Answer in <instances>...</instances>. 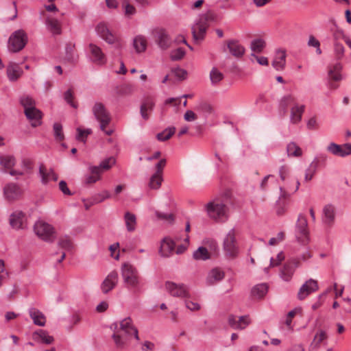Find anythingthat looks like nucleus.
<instances>
[{
  "label": "nucleus",
  "mask_w": 351,
  "mask_h": 351,
  "mask_svg": "<svg viewBox=\"0 0 351 351\" xmlns=\"http://www.w3.org/2000/svg\"><path fill=\"white\" fill-rule=\"evenodd\" d=\"M134 335L136 340L139 339L138 330L132 324L130 317H126L120 322V329L112 335V338L118 348H123L128 337Z\"/></svg>",
  "instance_id": "nucleus-1"
},
{
  "label": "nucleus",
  "mask_w": 351,
  "mask_h": 351,
  "mask_svg": "<svg viewBox=\"0 0 351 351\" xmlns=\"http://www.w3.org/2000/svg\"><path fill=\"white\" fill-rule=\"evenodd\" d=\"M206 210L209 217L217 222H224L228 218V208L226 204L219 199L208 202L206 205Z\"/></svg>",
  "instance_id": "nucleus-2"
},
{
  "label": "nucleus",
  "mask_w": 351,
  "mask_h": 351,
  "mask_svg": "<svg viewBox=\"0 0 351 351\" xmlns=\"http://www.w3.org/2000/svg\"><path fill=\"white\" fill-rule=\"evenodd\" d=\"M121 276L123 282L130 289H136L140 284L137 269L129 263H125L121 267Z\"/></svg>",
  "instance_id": "nucleus-3"
},
{
  "label": "nucleus",
  "mask_w": 351,
  "mask_h": 351,
  "mask_svg": "<svg viewBox=\"0 0 351 351\" xmlns=\"http://www.w3.org/2000/svg\"><path fill=\"white\" fill-rule=\"evenodd\" d=\"M93 112L95 119L99 122L100 129L106 135H111L113 132L112 130H106V127L110 123L111 118L104 105L100 102L95 103L93 107Z\"/></svg>",
  "instance_id": "nucleus-4"
},
{
  "label": "nucleus",
  "mask_w": 351,
  "mask_h": 351,
  "mask_svg": "<svg viewBox=\"0 0 351 351\" xmlns=\"http://www.w3.org/2000/svg\"><path fill=\"white\" fill-rule=\"evenodd\" d=\"M97 35L109 45H114L116 48L119 49L122 46L121 38L113 34L105 23H99L95 27Z\"/></svg>",
  "instance_id": "nucleus-5"
},
{
  "label": "nucleus",
  "mask_w": 351,
  "mask_h": 351,
  "mask_svg": "<svg viewBox=\"0 0 351 351\" xmlns=\"http://www.w3.org/2000/svg\"><path fill=\"white\" fill-rule=\"evenodd\" d=\"M27 42V36L23 29L13 32L8 40V48L10 51L16 53L22 50Z\"/></svg>",
  "instance_id": "nucleus-6"
},
{
  "label": "nucleus",
  "mask_w": 351,
  "mask_h": 351,
  "mask_svg": "<svg viewBox=\"0 0 351 351\" xmlns=\"http://www.w3.org/2000/svg\"><path fill=\"white\" fill-rule=\"evenodd\" d=\"M295 237L302 245H306L309 242V232L306 218L300 214L295 225Z\"/></svg>",
  "instance_id": "nucleus-7"
},
{
  "label": "nucleus",
  "mask_w": 351,
  "mask_h": 351,
  "mask_svg": "<svg viewBox=\"0 0 351 351\" xmlns=\"http://www.w3.org/2000/svg\"><path fill=\"white\" fill-rule=\"evenodd\" d=\"M86 56L88 59L96 65L103 66L107 62V57L101 48L94 43H90L87 46Z\"/></svg>",
  "instance_id": "nucleus-8"
},
{
  "label": "nucleus",
  "mask_w": 351,
  "mask_h": 351,
  "mask_svg": "<svg viewBox=\"0 0 351 351\" xmlns=\"http://www.w3.org/2000/svg\"><path fill=\"white\" fill-rule=\"evenodd\" d=\"M208 27V16L206 14L199 15L191 28L193 39L196 42L201 41L204 38Z\"/></svg>",
  "instance_id": "nucleus-9"
},
{
  "label": "nucleus",
  "mask_w": 351,
  "mask_h": 351,
  "mask_svg": "<svg viewBox=\"0 0 351 351\" xmlns=\"http://www.w3.org/2000/svg\"><path fill=\"white\" fill-rule=\"evenodd\" d=\"M36 234L45 241L51 242L55 238L54 228L43 221H38L34 226Z\"/></svg>",
  "instance_id": "nucleus-10"
},
{
  "label": "nucleus",
  "mask_w": 351,
  "mask_h": 351,
  "mask_svg": "<svg viewBox=\"0 0 351 351\" xmlns=\"http://www.w3.org/2000/svg\"><path fill=\"white\" fill-rule=\"evenodd\" d=\"M223 249L226 256L234 258L239 254V247L235 238V230L231 229L226 236Z\"/></svg>",
  "instance_id": "nucleus-11"
},
{
  "label": "nucleus",
  "mask_w": 351,
  "mask_h": 351,
  "mask_svg": "<svg viewBox=\"0 0 351 351\" xmlns=\"http://www.w3.org/2000/svg\"><path fill=\"white\" fill-rule=\"evenodd\" d=\"M167 291L173 297L186 298L190 297L188 287L183 283L167 281L165 283Z\"/></svg>",
  "instance_id": "nucleus-12"
},
{
  "label": "nucleus",
  "mask_w": 351,
  "mask_h": 351,
  "mask_svg": "<svg viewBox=\"0 0 351 351\" xmlns=\"http://www.w3.org/2000/svg\"><path fill=\"white\" fill-rule=\"evenodd\" d=\"M219 252V247L216 241H211L210 244V251L203 246L199 247L193 253V257L197 261H206L210 258V254H217Z\"/></svg>",
  "instance_id": "nucleus-13"
},
{
  "label": "nucleus",
  "mask_w": 351,
  "mask_h": 351,
  "mask_svg": "<svg viewBox=\"0 0 351 351\" xmlns=\"http://www.w3.org/2000/svg\"><path fill=\"white\" fill-rule=\"evenodd\" d=\"M326 150L334 156L344 158L351 155V144L338 145L332 142L328 144Z\"/></svg>",
  "instance_id": "nucleus-14"
},
{
  "label": "nucleus",
  "mask_w": 351,
  "mask_h": 351,
  "mask_svg": "<svg viewBox=\"0 0 351 351\" xmlns=\"http://www.w3.org/2000/svg\"><path fill=\"white\" fill-rule=\"evenodd\" d=\"M318 289L319 286L317 281L313 278H310L300 287L297 298L299 300H304L310 294L317 291Z\"/></svg>",
  "instance_id": "nucleus-15"
},
{
  "label": "nucleus",
  "mask_w": 351,
  "mask_h": 351,
  "mask_svg": "<svg viewBox=\"0 0 351 351\" xmlns=\"http://www.w3.org/2000/svg\"><path fill=\"white\" fill-rule=\"evenodd\" d=\"M294 182L295 183V186L294 188L291 187L288 182L285 183V186H280V195L278 200L277 201L278 205L280 206L282 204V206H285V204L282 202V199H288L291 194L295 193L299 189L300 185L299 180L295 179Z\"/></svg>",
  "instance_id": "nucleus-16"
},
{
  "label": "nucleus",
  "mask_w": 351,
  "mask_h": 351,
  "mask_svg": "<svg viewBox=\"0 0 351 351\" xmlns=\"http://www.w3.org/2000/svg\"><path fill=\"white\" fill-rule=\"evenodd\" d=\"M154 35L156 38V41L160 49H167L170 47L171 45V39L165 29H156L154 32Z\"/></svg>",
  "instance_id": "nucleus-17"
},
{
  "label": "nucleus",
  "mask_w": 351,
  "mask_h": 351,
  "mask_svg": "<svg viewBox=\"0 0 351 351\" xmlns=\"http://www.w3.org/2000/svg\"><path fill=\"white\" fill-rule=\"evenodd\" d=\"M250 322L251 320L248 315H243L237 317L232 315L228 317L229 325L235 330L245 329Z\"/></svg>",
  "instance_id": "nucleus-18"
},
{
  "label": "nucleus",
  "mask_w": 351,
  "mask_h": 351,
  "mask_svg": "<svg viewBox=\"0 0 351 351\" xmlns=\"http://www.w3.org/2000/svg\"><path fill=\"white\" fill-rule=\"evenodd\" d=\"M335 206L331 204L325 205L322 209V222L327 226L331 227L335 223Z\"/></svg>",
  "instance_id": "nucleus-19"
},
{
  "label": "nucleus",
  "mask_w": 351,
  "mask_h": 351,
  "mask_svg": "<svg viewBox=\"0 0 351 351\" xmlns=\"http://www.w3.org/2000/svg\"><path fill=\"white\" fill-rule=\"evenodd\" d=\"M10 225L15 229H23L26 228V218L24 213L16 210L14 212L10 218Z\"/></svg>",
  "instance_id": "nucleus-20"
},
{
  "label": "nucleus",
  "mask_w": 351,
  "mask_h": 351,
  "mask_svg": "<svg viewBox=\"0 0 351 351\" xmlns=\"http://www.w3.org/2000/svg\"><path fill=\"white\" fill-rule=\"evenodd\" d=\"M225 273L223 270L219 267H215L210 270L206 278L207 285H213L224 278Z\"/></svg>",
  "instance_id": "nucleus-21"
},
{
  "label": "nucleus",
  "mask_w": 351,
  "mask_h": 351,
  "mask_svg": "<svg viewBox=\"0 0 351 351\" xmlns=\"http://www.w3.org/2000/svg\"><path fill=\"white\" fill-rule=\"evenodd\" d=\"M118 282V273L111 271L103 281L101 289L104 293H107L114 288Z\"/></svg>",
  "instance_id": "nucleus-22"
},
{
  "label": "nucleus",
  "mask_w": 351,
  "mask_h": 351,
  "mask_svg": "<svg viewBox=\"0 0 351 351\" xmlns=\"http://www.w3.org/2000/svg\"><path fill=\"white\" fill-rule=\"evenodd\" d=\"M32 338L35 341L46 345H50L54 341L53 337L50 335L48 331L43 329L34 331L32 334Z\"/></svg>",
  "instance_id": "nucleus-23"
},
{
  "label": "nucleus",
  "mask_w": 351,
  "mask_h": 351,
  "mask_svg": "<svg viewBox=\"0 0 351 351\" xmlns=\"http://www.w3.org/2000/svg\"><path fill=\"white\" fill-rule=\"evenodd\" d=\"M227 47L230 53L236 58H241L245 51L244 47L237 40H229L227 41Z\"/></svg>",
  "instance_id": "nucleus-24"
},
{
  "label": "nucleus",
  "mask_w": 351,
  "mask_h": 351,
  "mask_svg": "<svg viewBox=\"0 0 351 351\" xmlns=\"http://www.w3.org/2000/svg\"><path fill=\"white\" fill-rule=\"evenodd\" d=\"M176 247V241L170 238H164L160 244L159 253L162 257H169L173 252Z\"/></svg>",
  "instance_id": "nucleus-25"
},
{
  "label": "nucleus",
  "mask_w": 351,
  "mask_h": 351,
  "mask_svg": "<svg viewBox=\"0 0 351 351\" xmlns=\"http://www.w3.org/2000/svg\"><path fill=\"white\" fill-rule=\"evenodd\" d=\"M4 196L8 201H12L17 199L21 194L20 187L14 183L6 184L3 189Z\"/></svg>",
  "instance_id": "nucleus-26"
},
{
  "label": "nucleus",
  "mask_w": 351,
  "mask_h": 351,
  "mask_svg": "<svg viewBox=\"0 0 351 351\" xmlns=\"http://www.w3.org/2000/svg\"><path fill=\"white\" fill-rule=\"evenodd\" d=\"M24 112L33 127H37L41 124L42 112L36 107L25 109Z\"/></svg>",
  "instance_id": "nucleus-27"
},
{
  "label": "nucleus",
  "mask_w": 351,
  "mask_h": 351,
  "mask_svg": "<svg viewBox=\"0 0 351 351\" xmlns=\"http://www.w3.org/2000/svg\"><path fill=\"white\" fill-rule=\"evenodd\" d=\"M39 175L41 178L43 184H46L50 181H56L58 180V175L53 171L52 169H47L44 165H40L39 167Z\"/></svg>",
  "instance_id": "nucleus-28"
},
{
  "label": "nucleus",
  "mask_w": 351,
  "mask_h": 351,
  "mask_svg": "<svg viewBox=\"0 0 351 351\" xmlns=\"http://www.w3.org/2000/svg\"><path fill=\"white\" fill-rule=\"evenodd\" d=\"M28 312L29 317L35 325L38 326H44L46 324V317L40 310L32 307L29 308Z\"/></svg>",
  "instance_id": "nucleus-29"
},
{
  "label": "nucleus",
  "mask_w": 351,
  "mask_h": 351,
  "mask_svg": "<svg viewBox=\"0 0 351 351\" xmlns=\"http://www.w3.org/2000/svg\"><path fill=\"white\" fill-rule=\"evenodd\" d=\"M286 57L285 50H277L275 57L272 61V66L277 71L283 70L286 65Z\"/></svg>",
  "instance_id": "nucleus-30"
},
{
  "label": "nucleus",
  "mask_w": 351,
  "mask_h": 351,
  "mask_svg": "<svg viewBox=\"0 0 351 351\" xmlns=\"http://www.w3.org/2000/svg\"><path fill=\"white\" fill-rule=\"evenodd\" d=\"M23 70L19 64L14 62H10L7 67V75L10 81L17 80L22 75Z\"/></svg>",
  "instance_id": "nucleus-31"
},
{
  "label": "nucleus",
  "mask_w": 351,
  "mask_h": 351,
  "mask_svg": "<svg viewBox=\"0 0 351 351\" xmlns=\"http://www.w3.org/2000/svg\"><path fill=\"white\" fill-rule=\"evenodd\" d=\"M155 106V102L151 97L144 100L141 105L140 112L143 119L147 120L149 117V112H152Z\"/></svg>",
  "instance_id": "nucleus-32"
},
{
  "label": "nucleus",
  "mask_w": 351,
  "mask_h": 351,
  "mask_svg": "<svg viewBox=\"0 0 351 351\" xmlns=\"http://www.w3.org/2000/svg\"><path fill=\"white\" fill-rule=\"evenodd\" d=\"M88 169L90 174L85 176L84 182L86 184L95 183L101 179V173L99 167L90 165Z\"/></svg>",
  "instance_id": "nucleus-33"
},
{
  "label": "nucleus",
  "mask_w": 351,
  "mask_h": 351,
  "mask_svg": "<svg viewBox=\"0 0 351 351\" xmlns=\"http://www.w3.org/2000/svg\"><path fill=\"white\" fill-rule=\"evenodd\" d=\"M343 66L340 62H336L328 68V77L330 80L338 82L342 80L341 71Z\"/></svg>",
  "instance_id": "nucleus-34"
},
{
  "label": "nucleus",
  "mask_w": 351,
  "mask_h": 351,
  "mask_svg": "<svg viewBox=\"0 0 351 351\" xmlns=\"http://www.w3.org/2000/svg\"><path fill=\"white\" fill-rule=\"evenodd\" d=\"M304 111V105L294 104V106L291 109V122L294 124L299 123L302 119V115Z\"/></svg>",
  "instance_id": "nucleus-35"
},
{
  "label": "nucleus",
  "mask_w": 351,
  "mask_h": 351,
  "mask_svg": "<svg viewBox=\"0 0 351 351\" xmlns=\"http://www.w3.org/2000/svg\"><path fill=\"white\" fill-rule=\"evenodd\" d=\"M147 39L142 35H138L133 39L132 45L136 52L138 53L144 52L147 49Z\"/></svg>",
  "instance_id": "nucleus-36"
},
{
  "label": "nucleus",
  "mask_w": 351,
  "mask_h": 351,
  "mask_svg": "<svg viewBox=\"0 0 351 351\" xmlns=\"http://www.w3.org/2000/svg\"><path fill=\"white\" fill-rule=\"evenodd\" d=\"M295 271V269L293 268V266L287 262L280 270V276L284 281L289 282Z\"/></svg>",
  "instance_id": "nucleus-37"
},
{
  "label": "nucleus",
  "mask_w": 351,
  "mask_h": 351,
  "mask_svg": "<svg viewBox=\"0 0 351 351\" xmlns=\"http://www.w3.org/2000/svg\"><path fill=\"white\" fill-rule=\"evenodd\" d=\"M327 338L326 332L322 330H319L315 335L312 342L309 346V351L317 350L320 343Z\"/></svg>",
  "instance_id": "nucleus-38"
},
{
  "label": "nucleus",
  "mask_w": 351,
  "mask_h": 351,
  "mask_svg": "<svg viewBox=\"0 0 351 351\" xmlns=\"http://www.w3.org/2000/svg\"><path fill=\"white\" fill-rule=\"evenodd\" d=\"M124 221L128 232H134L136 228V215L129 211L124 214Z\"/></svg>",
  "instance_id": "nucleus-39"
},
{
  "label": "nucleus",
  "mask_w": 351,
  "mask_h": 351,
  "mask_svg": "<svg viewBox=\"0 0 351 351\" xmlns=\"http://www.w3.org/2000/svg\"><path fill=\"white\" fill-rule=\"evenodd\" d=\"M46 25L53 34H60L61 33L60 23L58 20L54 18L47 17L46 19Z\"/></svg>",
  "instance_id": "nucleus-40"
},
{
  "label": "nucleus",
  "mask_w": 351,
  "mask_h": 351,
  "mask_svg": "<svg viewBox=\"0 0 351 351\" xmlns=\"http://www.w3.org/2000/svg\"><path fill=\"white\" fill-rule=\"evenodd\" d=\"M268 291V285L266 283H261L255 285L252 289V295L258 298H263Z\"/></svg>",
  "instance_id": "nucleus-41"
},
{
  "label": "nucleus",
  "mask_w": 351,
  "mask_h": 351,
  "mask_svg": "<svg viewBox=\"0 0 351 351\" xmlns=\"http://www.w3.org/2000/svg\"><path fill=\"white\" fill-rule=\"evenodd\" d=\"M116 164V159L113 156L108 157L103 160L99 165L97 166L101 173L103 171H107L111 169Z\"/></svg>",
  "instance_id": "nucleus-42"
},
{
  "label": "nucleus",
  "mask_w": 351,
  "mask_h": 351,
  "mask_svg": "<svg viewBox=\"0 0 351 351\" xmlns=\"http://www.w3.org/2000/svg\"><path fill=\"white\" fill-rule=\"evenodd\" d=\"M319 161L317 158H315L310 164L308 168L306 170L304 179L306 181H310L312 180L314 174L316 172L318 167Z\"/></svg>",
  "instance_id": "nucleus-43"
},
{
  "label": "nucleus",
  "mask_w": 351,
  "mask_h": 351,
  "mask_svg": "<svg viewBox=\"0 0 351 351\" xmlns=\"http://www.w3.org/2000/svg\"><path fill=\"white\" fill-rule=\"evenodd\" d=\"M287 152L289 156L294 157H299L302 154L301 148L294 142H291L287 145Z\"/></svg>",
  "instance_id": "nucleus-44"
},
{
  "label": "nucleus",
  "mask_w": 351,
  "mask_h": 351,
  "mask_svg": "<svg viewBox=\"0 0 351 351\" xmlns=\"http://www.w3.org/2000/svg\"><path fill=\"white\" fill-rule=\"evenodd\" d=\"M65 56L69 62H74L77 59V56L75 53V44L73 43H68L65 47Z\"/></svg>",
  "instance_id": "nucleus-45"
},
{
  "label": "nucleus",
  "mask_w": 351,
  "mask_h": 351,
  "mask_svg": "<svg viewBox=\"0 0 351 351\" xmlns=\"http://www.w3.org/2000/svg\"><path fill=\"white\" fill-rule=\"evenodd\" d=\"M175 132V127H169L165 129L162 132L157 134L156 138L160 141H165L169 139L174 134Z\"/></svg>",
  "instance_id": "nucleus-46"
},
{
  "label": "nucleus",
  "mask_w": 351,
  "mask_h": 351,
  "mask_svg": "<svg viewBox=\"0 0 351 351\" xmlns=\"http://www.w3.org/2000/svg\"><path fill=\"white\" fill-rule=\"evenodd\" d=\"M20 104L24 108V110L36 107L35 101L28 95H23L20 97Z\"/></svg>",
  "instance_id": "nucleus-47"
},
{
  "label": "nucleus",
  "mask_w": 351,
  "mask_h": 351,
  "mask_svg": "<svg viewBox=\"0 0 351 351\" xmlns=\"http://www.w3.org/2000/svg\"><path fill=\"white\" fill-rule=\"evenodd\" d=\"M265 47V42L262 38H256L252 41L251 50L255 53H261Z\"/></svg>",
  "instance_id": "nucleus-48"
},
{
  "label": "nucleus",
  "mask_w": 351,
  "mask_h": 351,
  "mask_svg": "<svg viewBox=\"0 0 351 351\" xmlns=\"http://www.w3.org/2000/svg\"><path fill=\"white\" fill-rule=\"evenodd\" d=\"M58 245L66 251H71L73 248V244L70 238L67 236L60 238Z\"/></svg>",
  "instance_id": "nucleus-49"
},
{
  "label": "nucleus",
  "mask_w": 351,
  "mask_h": 351,
  "mask_svg": "<svg viewBox=\"0 0 351 351\" xmlns=\"http://www.w3.org/2000/svg\"><path fill=\"white\" fill-rule=\"evenodd\" d=\"M15 158L13 156H0V164L5 168H12L15 165Z\"/></svg>",
  "instance_id": "nucleus-50"
},
{
  "label": "nucleus",
  "mask_w": 351,
  "mask_h": 351,
  "mask_svg": "<svg viewBox=\"0 0 351 351\" xmlns=\"http://www.w3.org/2000/svg\"><path fill=\"white\" fill-rule=\"evenodd\" d=\"M210 78L213 84H217L223 78V75L217 69L213 68L210 73Z\"/></svg>",
  "instance_id": "nucleus-51"
},
{
  "label": "nucleus",
  "mask_w": 351,
  "mask_h": 351,
  "mask_svg": "<svg viewBox=\"0 0 351 351\" xmlns=\"http://www.w3.org/2000/svg\"><path fill=\"white\" fill-rule=\"evenodd\" d=\"M53 134L57 141H61L64 138L62 132V126L59 123H55L53 126Z\"/></svg>",
  "instance_id": "nucleus-52"
},
{
  "label": "nucleus",
  "mask_w": 351,
  "mask_h": 351,
  "mask_svg": "<svg viewBox=\"0 0 351 351\" xmlns=\"http://www.w3.org/2000/svg\"><path fill=\"white\" fill-rule=\"evenodd\" d=\"M307 45L308 47H315L316 49V53L318 55L322 53V51L320 49V43L314 36L311 35L308 37Z\"/></svg>",
  "instance_id": "nucleus-53"
},
{
  "label": "nucleus",
  "mask_w": 351,
  "mask_h": 351,
  "mask_svg": "<svg viewBox=\"0 0 351 351\" xmlns=\"http://www.w3.org/2000/svg\"><path fill=\"white\" fill-rule=\"evenodd\" d=\"M345 52V47L343 45L338 42H335L334 43V53L335 57L337 60H341Z\"/></svg>",
  "instance_id": "nucleus-54"
},
{
  "label": "nucleus",
  "mask_w": 351,
  "mask_h": 351,
  "mask_svg": "<svg viewBox=\"0 0 351 351\" xmlns=\"http://www.w3.org/2000/svg\"><path fill=\"white\" fill-rule=\"evenodd\" d=\"M185 55V51L182 48H178L172 50L170 53V57L172 60H181Z\"/></svg>",
  "instance_id": "nucleus-55"
},
{
  "label": "nucleus",
  "mask_w": 351,
  "mask_h": 351,
  "mask_svg": "<svg viewBox=\"0 0 351 351\" xmlns=\"http://www.w3.org/2000/svg\"><path fill=\"white\" fill-rule=\"evenodd\" d=\"M122 6L126 16H130L136 13V8L134 6L130 4L127 1H124L123 2Z\"/></svg>",
  "instance_id": "nucleus-56"
},
{
  "label": "nucleus",
  "mask_w": 351,
  "mask_h": 351,
  "mask_svg": "<svg viewBox=\"0 0 351 351\" xmlns=\"http://www.w3.org/2000/svg\"><path fill=\"white\" fill-rule=\"evenodd\" d=\"M64 99L72 108H77V105L73 101V95L71 89H69L64 93Z\"/></svg>",
  "instance_id": "nucleus-57"
},
{
  "label": "nucleus",
  "mask_w": 351,
  "mask_h": 351,
  "mask_svg": "<svg viewBox=\"0 0 351 351\" xmlns=\"http://www.w3.org/2000/svg\"><path fill=\"white\" fill-rule=\"evenodd\" d=\"M156 216L159 220L167 221L171 223L173 221V215L171 213H161L159 211H155Z\"/></svg>",
  "instance_id": "nucleus-58"
},
{
  "label": "nucleus",
  "mask_w": 351,
  "mask_h": 351,
  "mask_svg": "<svg viewBox=\"0 0 351 351\" xmlns=\"http://www.w3.org/2000/svg\"><path fill=\"white\" fill-rule=\"evenodd\" d=\"M290 169L287 165H282L279 169V176L282 181L286 182L289 179Z\"/></svg>",
  "instance_id": "nucleus-59"
},
{
  "label": "nucleus",
  "mask_w": 351,
  "mask_h": 351,
  "mask_svg": "<svg viewBox=\"0 0 351 351\" xmlns=\"http://www.w3.org/2000/svg\"><path fill=\"white\" fill-rule=\"evenodd\" d=\"M112 197V195L108 191H103L101 193H98L95 197H94V202L95 203H99L104 201L106 199H109Z\"/></svg>",
  "instance_id": "nucleus-60"
},
{
  "label": "nucleus",
  "mask_w": 351,
  "mask_h": 351,
  "mask_svg": "<svg viewBox=\"0 0 351 351\" xmlns=\"http://www.w3.org/2000/svg\"><path fill=\"white\" fill-rule=\"evenodd\" d=\"M166 165V160L165 159H161L156 165V171L155 173L153 175V179L152 181L155 179L157 180V176L158 175H162V171L163 168L165 167Z\"/></svg>",
  "instance_id": "nucleus-61"
},
{
  "label": "nucleus",
  "mask_w": 351,
  "mask_h": 351,
  "mask_svg": "<svg viewBox=\"0 0 351 351\" xmlns=\"http://www.w3.org/2000/svg\"><path fill=\"white\" fill-rule=\"evenodd\" d=\"M153 175L150 178L149 182V186L152 189H158L161 186L162 182V176L161 175H158L157 176V180L155 179L153 180Z\"/></svg>",
  "instance_id": "nucleus-62"
},
{
  "label": "nucleus",
  "mask_w": 351,
  "mask_h": 351,
  "mask_svg": "<svg viewBox=\"0 0 351 351\" xmlns=\"http://www.w3.org/2000/svg\"><path fill=\"white\" fill-rule=\"evenodd\" d=\"M9 276L8 272L5 269L4 261L0 259V287L3 282Z\"/></svg>",
  "instance_id": "nucleus-63"
},
{
  "label": "nucleus",
  "mask_w": 351,
  "mask_h": 351,
  "mask_svg": "<svg viewBox=\"0 0 351 351\" xmlns=\"http://www.w3.org/2000/svg\"><path fill=\"white\" fill-rule=\"evenodd\" d=\"M295 103V98L291 95H288L282 97L280 101V106L286 110V108L292 104Z\"/></svg>",
  "instance_id": "nucleus-64"
}]
</instances>
